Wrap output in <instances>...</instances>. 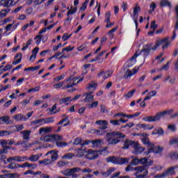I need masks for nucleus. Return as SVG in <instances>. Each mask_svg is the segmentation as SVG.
I'll use <instances>...</instances> for the list:
<instances>
[{
	"label": "nucleus",
	"instance_id": "nucleus-1",
	"mask_svg": "<svg viewBox=\"0 0 178 178\" xmlns=\"http://www.w3.org/2000/svg\"><path fill=\"white\" fill-rule=\"evenodd\" d=\"M175 112L174 109L166 110L162 112L156 113L154 116H146L143 118L142 120L143 122H147V123H151L153 122H159L161 120V118H163L165 115H170Z\"/></svg>",
	"mask_w": 178,
	"mask_h": 178
},
{
	"label": "nucleus",
	"instance_id": "nucleus-2",
	"mask_svg": "<svg viewBox=\"0 0 178 178\" xmlns=\"http://www.w3.org/2000/svg\"><path fill=\"white\" fill-rule=\"evenodd\" d=\"M98 153L100 155H104V156H106V155H109V151L108 150V147H102L97 152H95L92 149H89L88 153L86 155V158L87 159H89L90 161L97 159V158H98L99 156Z\"/></svg>",
	"mask_w": 178,
	"mask_h": 178
},
{
	"label": "nucleus",
	"instance_id": "nucleus-3",
	"mask_svg": "<svg viewBox=\"0 0 178 178\" xmlns=\"http://www.w3.org/2000/svg\"><path fill=\"white\" fill-rule=\"evenodd\" d=\"M170 37H165L163 39L157 40L156 41L155 45L152 47V43L147 44L150 46V51H156L158 47H161L162 45L163 49H168L169 46L170 45V41H169Z\"/></svg>",
	"mask_w": 178,
	"mask_h": 178
},
{
	"label": "nucleus",
	"instance_id": "nucleus-4",
	"mask_svg": "<svg viewBox=\"0 0 178 178\" xmlns=\"http://www.w3.org/2000/svg\"><path fill=\"white\" fill-rule=\"evenodd\" d=\"M107 163H113V165H124L129 163L130 159L119 158L115 156H108L106 159Z\"/></svg>",
	"mask_w": 178,
	"mask_h": 178
},
{
	"label": "nucleus",
	"instance_id": "nucleus-5",
	"mask_svg": "<svg viewBox=\"0 0 178 178\" xmlns=\"http://www.w3.org/2000/svg\"><path fill=\"white\" fill-rule=\"evenodd\" d=\"M136 178H145L148 175V170L145 168V166H138L134 168Z\"/></svg>",
	"mask_w": 178,
	"mask_h": 178
},
{
	"label": "nucleus",
	"instance_id": "nucleus-6",
	"mask_svg": "<svg viewBox=\"0 0 178 178\" xmlns=\"http://www.w3.org/2000/svg\"><path fill=\"white\" fill-rule=\"evenodd\" d=\"M106 129H108V122H106L104 125H101L99 127V129H91L90 133L92 134H96V136H105V134H106V131H108L104 130H106Z\"/></svg>",
	"mask_w": 178,
	"mask_h": 178
},
{
	"label": "nucleus",
	"instance_id": "nucleus-7",
	"mask_svg": "<svg viewBox=\"0 0 178 178\" xmlns=\"http://www.w3.org/2000/svg\"><path fill=\"white\" fill-rule=\"evenodd\" d=\"M62 136L60 135H55V134H51V135H47L44 137H42L40 140L42 141H45V143H51L52 140H55L56 141H60L62 140Z\"/></svg>",
	"mask_w": 178,
	"mask_h": 178
},
{
	"label": "nucleus",
	"instance_id": "nucleus-8",
	"mask_svg": "<svg viewBox=\"0 0 178 178\" xmlns=\"http://www.w3.org/2000/svg\"><path fill=\"white\" fill-rule=\"evenodd\" d=\"M163 151V147H161V146H151L149 148L147 149V151L143 152V154L146 156L149 155L151 152H154V154H161Z\"/></svg>",
	"mask_w": 178,
	"mask_h": 178
},
{
	"label": "nucleus",
	"instance_id": "nucleus-9",
	"mask_svg": "<svg viewBox=\"0 0 178 178\" xmlns=\"http://www.w3.org/2000/svg\"><path fill=\"white\" fill-rule=\"evenodd\" d=\"M141 12V8L138 6H136L134 8V13L132 15V19L135 23L136 30L138 29V13Z\"/></svg>",
	"mask_w": 178,
	"mask_h": 178
},
{
	"label": "nucleus",
	"instance_id": "nucleus-10",
	"mask_svg": "<svg viewBox=\"0 0 178 178\" xmlns=\"http://www.w3.org/2000/svg\"><path fill=\"white\" fill-rule=\"evenodd\" d=\"M143 58L145 60L149 55H151V46L148 44L143 45L142 49L140 50Z\"/></svg>",
	"mask_w": 178,
	"mask_h": 178
},
{
	"label": "nucleus",
	"instance_id": "nucleus-11",
	"mask_svg": "<svg viewBox=\"0 0 178 178\" xmlns=\"http://www.w3.org/2000/svg\"><path fill=\"white\" fill-rule=\"evenodd\" d=\"M132 148L134 149V154H135L136 155H139V154H143V152L145 151V147L140 145V143L136 141L134 144V146H132Z\"/></svg>",
	"mask_w": 178,
	"mask_h": 178
},
{
	"label": "nucleus",
	"instance_id": "nucleus-12",
	"mask_svg": "<svg viewBox=\"0 0 178 178\" xmlns=\"http://www.w3.org/2000/svg\"><path fill=\"white\" fill-rule=\"evenodd\" d=\"M19 1H14L13 0H1L0 6H2L3 8H10V6H15V5Z\"/></svg>",
	"mask_w": 178,
	"mask_h": 178
},
{
	"label": "nucleus",
	"instance_id": "nucleus-13",
	"mask_svg": "<svg viewBox=\"0 0 178 178\" xmlns=\"http://www.w3.org/2000/svg\"><path fill=\"white\" fill-rule=\"evenodd\" d=\"M106 137H115L117 140H119L120 138H125L126 135H124L123 133L120 131H112L107 133Z\"/></svg>",
	"mask_w": 178,
	"mask_h": 178
},
{
	"label": "nucleus",
	"instance_id": "nucleus-14",
	"mask_svg": "<svg viewBox=\"0 0 178 178\" xmlns=\"http://www.w3.org/2000/svg\"><path fill=\"white\" fill-rule=\"evenodd\" d=\"M83 80H84L83 77L79 79L76 83L70 82L67 85L65 86L64 88H71L70 90H68V92H74V91H76V88L73 87H74V86H77V84H79V83H81V81H83Z\"/></svg>",
	"mask_w": 178,
	"mask_h": 178
},
{
	"label": "nucleus",
	"instance_id": "nucleus-15",
	"mask_svg": "<svg viewBox=\"0 0 178 178\" xmlns=\"http://www.w3.org/2000/svg\"><path fill=\"white\" fill-rule=\"evenodd\" d=\"M139 163L143 165L142 166H145V169H147V170H148V167L151 166L152 163H154V161L149 160L148 161V159L147 157H144L139 159Z\"/></svg>",
	"mask_w": 178,
	"mask_h": 178
},
{
	"label": "nucleus",
	"instance_id": "nucleus-16",
	"mask_svg": "<svg viewBox=\"0 0 178 178\" xmlns=\"http://www.w3.org/2000/svg\"><path fill=\"white\" fill-rule=\"evenodd\" d=\"M105 22L106 29H111L112 26H115V22H111V11H107L105 14Z\"/></svg>",
	"mask_w": 178,
	"mask_h": 178
},
{
	"label": "nucleus",
	"instance_id": "nucleus-17",
	"mask_svg": "<svg viewBox=\"0 0 178 178\" xmlns=\"http://www.w3.org/2000/svg\"><path fill=\"white\" fill-rule=\"evenodd\" d=\"M122 143H124V145L122 146V149H129V148H130V147H131V148H133V146L134 145V143H136V141L134 140H122Z\"/></svg>",
	"mask_w": 178,
	"mask_h": 178
},
{
	"label": "nucleus",
	"instance_id": "nucleus-18",
	"mask_svg": "<svg viewBox=\"0 0 178 178\" xmlns=\"http://www.w3.org/2000/svg\"><path fill=\"white\" fill-rule=\"evenodd\" d=\"M48 155H51V159L53 162H55L58 157V151L56 150H51L47 152L45 156H48Z\"/></svg>",
	"mask_w": 178,
	"mask_h": 178
},
{
	"label": "nucleus",
	"instance_id": "nucleus-19",
	"mask_svg": "<svg viewBox=\"0 0 178 178\" xmlns=\"http://www.w3.org/2000/svg\"><path fill=\"white\" fill-rule=\"evenodd\" d=\"M137 72H138V69L134 68L132 71L130 70H127L126 74L123 76V79H129V77H131V76H134V74H136Z\"/></svg>",
	"mask_w": 178,
	"mask_h": 178
},
{
	"label": "nucleus",
	"instance_id": "nucleus-20",
	"mask_svg": "<svg viewBox=\"0 0 178 178\" xmlns=\"http://www.w3.org/2000/svg\"><path fill=\"white\" fill-rule=\"evenodd\" d=\"M121 141L120 139L116 138H111V137H107L106 139V143H108V145H116V144H119Z\"/></svg>",
	"mask_w": 178,
	"mask_h": 178
},
{
	"label": "nucleus",
	"instance_id": "nucleus-21",
	"mask_svg": "<svg viewBox=\"0 0 178 178\" xmlns=\"http://www.w3.org/2000/svg\"><path fill=\"white\" fill-rule=\"evenodd\" d=\"M165 131L161 127L155 128L152 132V136H163Z\"/></svg>",
	"mask_w": 178,
	"mask_h": 178
},
{
	"label": "nucleus",
	"instance_id": "nucleus-22",
	"mask_svg": "<svg viewBox=\"0 0 178 178\" xmlns=\"http://www.w3.org/2000/svg\"><path fill=\"white\" fill-rule=\"evenodd\" d=\"M6 123V124H12V120L9 119V116L6 115L3 117H0V124Z\"/></svg>",
	"mask_w": 178,
	"mask_h": 178
},
{
	"label": "nucleus",
	"instance_id": "nucleus-23",
	"mask_svg": "<svg viewBox=\"0 0 178 178\" xmlns=\"http://www.w3.org/2000/svg\"><path fill=\"white\" fill-rule=\"evenodd\" d=\"M52 131V129L51 127H42L39 129V134L44 136V134H48V133H51Z\"/></svg>",
	"mask_w": 178,
	"mask_h": 178
},
{
	"label": "nucleus",
	"instance_id": "nucleus-24",
	"mask_svg": "<svg viewBox=\"0 0 178 178\" xmlns=\"http://www.w3.org/2000/svg\"><path fill=\"white\" fill-rule=\"evenodd\" d=\"M17 169L18 168H31V166H33L32 167V169H35V168H37V165L36 164H30L29 163V162H26L24 163V164H17Z\"/></svg>",
	"mask_w": 178,
	"mask_h": 178
},
{
	"label": "nucleus",
	"instance_id": "nucleus-25",
	"mask_svg": "<svg viewBox=\"0 0 178 178\" xmlns=\"http://www.w3.org/2000/svg\"><path fill=\"white\" fill-rule=\"evenodd\" d=\"M175 169H177V167L173 166V167L168 168L166 171H165L164 175H165V177L167 176H170L172 175H175Z\"/></svg>",
	"mask_w": 178,
	"mask_h": 178
},
{
	"label": "nucleus",
	"instance_id": "nucleus-26",
	"mask_svg": "<svg viewBox=\"0 0 178 178\" xmlns=\"http://www.w3.org/2000/svg\"><path fill=\"white\" fill-rule=\"evenodd\" d=\"M141 141L144 145H147L148 148H151V147H154V144L149 141V138H141Z\"/></svg>",
	"mask_w": 178,
	"mask_h": 178
},
{
	"label": "nucleus",
	"instance_id": "nucleus-27",
	"mask_svg": "<svg viewBox=\"0 0 178 178\" xmlns=\"http://www.w3.org/2000/svg\"><path fill=\"white\" fill-rule=\"evenodd\" d=\"M160 6H161V8H166L167 6L170 8H172V3L168 0H161L160 2Z\"/></svg>",
	"mask_w": 178,
	"mask_h": 178
},
{
	"label": "nucleus",
	"instance_id": "nucleus-28",
	"mask_svg": "<svg viewBox=\"0 0 178 178\" xmlns=\"http://www.w3.org/2000/svg\"><path fill=\"white\" fill-rule=\"evenodd\" d=\"M60 101V105H62V104H65V105H69L70 104V101H72V97H67L63 99H59Z\"/></svg>",
	"mask_w": 178,
	"mask_h": 178
},
{
	"label": "nucleus",
	"instance_id": "nucleus-29",
	"mask_svg": "<svg viewBox=\"0 0 178 178\" xmlns=\"http://www.w3.org/2000/svg\"><path fill=\"white\" fill-rule=\"evenodd\" d=\"M83 97H86L83 100V102H91V101H94V95H88V93H86L83 94Z\"/></svg>",
	"mask_w": 178,
	"mask_h": 178
},
{
	"label": "nucleus",
	"instance_id": "nucleus-30",
	"mask_svg": "<svg viewBox=\"0 0 178 178\" xmlns=\"http://www.w3.org/2000/svg\"><path fill=\"white\" fill-rule=\"evenodd\" d=\"M30 133H31V131L25 130L21 131V134H23V140H29L30 138Z\"/></svg>",
	"mask_w": 178,
	"mask_h": 178
},
{
	"label": "nucleus",
	"instance_id": "nucleus-31",
	"mask_svg": "<svg viewBox=\"0 0 178 178\" xmlns=\"http://www.w3.org/2000/svg\"><path fill=\"white\" fill-rule=\"evenodd\" d=\"M14 119L17 122H20L21 120H27V118L23 115V114H17L14 116Z\"/></svg>",
	"mask_w": 178,
	"mask_h": 178
},
{
	"label": "nucleus",
	"instance_id": "nucleus-32",
	"mask_svg": "<svg viewBox=\"0 0 178 178\" xmlns=\"http://www.w3.org/2000/svg\"><path fill=\"white\" fill-rule=\"evenodd\" d=\"M56 108H57V104H55L51 106V108L49 109V112H51L50 115H56V113H58L59 110L56 109Z\"/></svg>",
	"mask_w": 178,
	"mask_h": 178
},
{
	"label": "nucleus",
	"instance_id": "nucleus-33",
	"mask_svg": "<svg viewBox=\"0 0 178 178\" xmlns=\"http://www.w3.org/2000/svg\"><path fill=\"white\" fill-rule=\"evenodd\" d=\"M40 159V155L38 154H32L30 157H28V161L30 162H37Z\"/></svg>",
	"mask_w": 178,
	"mask_h": 178
},
{
	"label": "nucleus",
	"instance_id": "nucleus-34",
	"mask_svg": "<svg viewBox=\"0 0 178 178\" xmlns=\"http://www.w3.org/2000/svg\"><path fill=\"white\" fill-rule=\"evenodd\" d=\"M136 59H132V57H131L126 63L127 67H133V66H134V65L136 64Z\"/></svg>",
	"mask_w": 178,
	"mask_h": 178
},
{
	"label": "nucleus",
	"instance_id": "nucleus-35",
	"mask_svg": "<svg viewBox=\"0 0 178 178\" xmlns=\"http://www.w3.org/2000/svg\"><path fill=\"white\" fill-rule=\"evenodd\" d=\"M65 122H67L63 124ZM70 123V120H69V117H65L64 119L60 121V124H63V127H67V126H69Z\"/></svg>",
	"mask_w": 178,
	"mask_h": 178
},
{
	"label": "nucleus",
	"instance_id": "nucleus-36",
	"mask_svg": "<svg viewBox=\"0 0 178 178\" xmlns=\"http://www.w3.org/2000/svg\"><path fill=\"white\" fill-rule=\"evenodd\" d=\"M9 12H10V8L3 9L0 11V17H5Z\"/></svg>",
	"mask_w": 178,
	"mask_h": 178
},
{
	"label": "nucleus",
	"instance_id": "nucleus-37",
	"mask_svg": "<svg viewBox=\"0 0 178 178\" xmlns=\"http://www.w3.org/2000/svg\"><path fill=\"white\" fill-rule=\"evenodd\" d=\"M139 127L144 129V130H152V129H154V126L149 127V124H140Z\"/></svg>",
	"mask_w": 178,
	"mask_h": 178
},
{
	"label": "nucleus",
	"instance_id": "nucleus-38",
	"mask_svg": "<svg viewBox=\"0 0 178 178\" xmlns=\"http://www.w3.org/2000/svg\"><path fill=\"white\" fill-rule=\"evenodd\" d=\"M15 161L17 162H24V161H29V156H15Z\"/></svg>",
	"mask_w": 178,
	"mask_h": 178
},
{
	"label": "nucleus",
	"instance_id": "nucleus-39",
	"mask_svg": "<svg viewBox=\"0 0 178 178\" xmlns=\"http://www.w3.org/2000/svg\"><path fill=\"white\" fill-rule=\"evenodd\" d=\"M44 120H45V118L36 120L35 121H32L31 124L32 126H34V124H40V126H42V123H44Z\"/></svg>",
	"mask_w": 178,
	"mask_h": 178
},
{
	"label": "nucleus",
	"instance_id": "nucleus-40",
	"mask_svg": "<svg viewBox=\"0 0 178 178\" xmlns=\"http://www.w3.org/2000/svg\"><path fill=\"white\" fill-rule=\"evenodd\" d=\"M97 87H98V83H94L93 81H92L90 83H88L86 88L87 90H91L92 88H94L95 90V88H97Z\"/></svg>",
	"mask_w": 178,
	"mask_h": 178
},
{
	"label": "nucleus",
	"instance_id": "nucleus-41",
	"mask_svg": "<svg viewBox=\"0 0 178 178\" xmlns=\"http://www.w3.org/2000/svg\"><path fill=\"white\" fill-rule=\"evenodd\" d=\"M4 176H6V177H8V178H19V177H20V175H19L17 173H8V174L4 175Z\"/></svg>",
	"mask_w": 178,
	"mask_h": 178
},
{
	"label": "nucleus",
	"instance_id": "nucleus-42",
	"mask_svg": "<svg viewBox=\"0 0 178 178\" xmlns=\"http://www.w3.org/2000/svg\"><path fill=\"white\" fill-rule=\"evenodd\" d=\"M68 170H69V172H70V176H72L74 173H76V172H80V170H81V169L79 167L74 168H70V169H68Z\"/></svg>",
	"mask_w": 178,
	"mask_h": 178
},
{
	"label": "nucleus",
	"instance_id": "nucleus-43",
	"mask_svg": "<svg viewBox=\"0 0 178 178\" xmlns=\"http://www.w3.org/2000/svg\"><path fill=\"white\" fill-rule=\"evenodd\" d=\"M40 67H41L40 65H38V66H35V67H29L25 68L24 72H30V70H31V72H34L35 70H38V69H40Z\"/></svg>",
	"mask_w": 178,
	"mask_h": 178
},
{
	"label": "nucleus",
	"instance_id": "nucleus-44",
	"mask_svg": "<svg viewBox=\"0 0 178 178\" xmlns=\"http://www.w3.org/2000/svg\"><path fill=\"white\" fill-rule=\"evenodd\" d=\"M40 165H51V163H52V161H51V159H43L42 161H38Z\"/></svg>",
	"mask_w": 178,
	"mask_h": 178
},
{
	"label": "nucleus",
	"instance_id": "nucleus-45",
	"mask_svg": "<svg viewBox=\"0 0 178 178\" xmlns=\"http://www.w3.org/2000/svg\"><path fill=\"white\" fill-rule=\"evenodd\" d=\"M10 134H12V131H0V137H5V136H10Z\"/></svg>",
	"mask_w": 178,
	"mask_h": 178
},
{
	"label": "nucleus",
	"instance_id": "nucleus-46",
	"mask_svg": "<svg viewBox=\"0 0 178 178\" xmlns=\"http://www.w3.org/2000/svg\"><path fill=\"white\" fill-rule=\"evenodd\" d=\"M83 143V139H81V138H76L74 139L73 145H81V144Z\"/></svg>",
	"mask_w": 178,
	"mask_h": 178
},
{
	"label": "nucleus",
	"instance_id": "nucleus-47",
	"mask_svg": "<svg viewBox=\"0 0 178 178\" xmlns=\"http://www.w3.org/2000/svg\"><path fill=\"white\" fill-rule=\"evenodd\" d=\"M136 93V89H133L132 90L128 92L127 94H125L126 98H132L134 97V94Z\"/></svg>",
	"mask_w": 178,
	"mask_h": 178
},
{
	"label": "nucleus",
	"instance_id": "nucleus-48",
	"mask_svg": "<svg viewBox=\"0 0 178 178\" xmlns=\"http://www.w3.org/2000/svg\"><path fill=\"white\" fill-rule=\"evenodd\" d=\"M74 156L73 153H67L63 156V159H72Z\"/></svg>",
	"mask_w": 178,
	"mask_h": 178
},
{
	"label": "nucleus",
	"instance_id": "nucleus-49",
	"mask_svg": "<svg viewBox=\"0 0 178 178\" xmlns=\"http://www.w3.org/2000/svg\"><path fill=\"white\" fill-rule=\"evenodd\" d=\"M43 122H44L41 124H48V123H54L55 121L54 120V118L51 117V118H47L44 119V120Z\"/></svg>",
	"mask_w": 178,
	"mask_h": 178
},
{
	"label": "nucleus",
	"instance_id": "nucleus-50",
	"mask_svg": "<svg viewBox=\"0 0 178 178\" xmlns=\"http://www.w3.org/2000/svg\"><path fill=\"white\" fill-rule=\"evenodd\" d=\"M112 71H106V72H104V74L103 75V79L104 80H106V79H108V77H111V76H112Z\"/></svg>",
	"mask_w": 178,
	"mask_h": 178
},
{
	"label": "nucleus",
	"instance_id": "nucleus-51",
	"mask_svg": "<svg viewBox=\"0 0 178 178\" xmlns=\"http://www.w3.org/2000/svg\"><path fill=\"white\" fill-rule=\"evenodd\" d=\"M40 86H36L35 88H32L28 90V92L29 94H30V92H38V91H40Z\"/></svg>",
	"mask_w": 178,
	"mask_h": 178
},
{
	"label": "nucleus",
	"instance_id": "nucleus-52",
	"mask_svg": "<svg viewBox=\"0 0 178 178\" xmlns=\"http://www.w3.org/2000/svg\"><path fill=\"white\" fill-rule=\"evenodd\" d=\"M7 168L8 169H17V163L12 162L7 165Z\"/></svg>",
	"mask_w": 178,
	"mask_h": 178
},
{
	"label": "nucleus",
	"instance_id": "nucleus-53",
	"mask_svg": "<svg viewBox=\"0 0 178 178\" xmlns=\"http://www.w3.org/2000/svg\"><path fill=\"white\" fill-rule=\"evenodd\" d=\"M86 48H87V44L83 43L81 46L78 47L76 48V49L79 52H82V51H84V49H86Z\"/></svg>",
	"mask_w": 178,
	"mask_h": 178
},
{
	"label": "nucleus",
	"instance_id": "nucleus-54",
	"mask_svg": "<svg viewBox=\"0 0 178 178\" xmlns=\"http://www.w3.org/2000/svg\"><path fill=\"white\" fill-rule=\"evenodd\" d=\"M140 163L139 159H134L131 162L130 165L132 166H137Z\"/></svg>",
	"mask_w": 178,
	"mask_h": 178
},
{
	"label": "nucleus",
	"instance_id": "nucleus-55",
	"mask_svg": "<svg viewBox=\"0 0 178 178\" xmlns=\"http://www.w3.org/2000/svg\"><path fill=\"white\" fill-rule=\"evenodd\" d=\"M64 83L63 81L59 82L58 83H56L53 85V87L56 88V90H59L60 87L63 86Z\"/></svg>",
	"mask_w": 178,
	"mask_h": 178
},
{
	"label": "nucleus",
	"instance_id": "nucleus-56",
	"mask_svg": "<svg viewBox=\"0 0 178 178\" xmlns=\"http://www.w3.org/2000/svg\"><path fill=\"white\" fill-rule=\"evenodd\" d=\"M150 29H152L153 30H156V29H158V24H156V21H152L151 22Z\"/></svg>",
	"mask_w": 178,
	"mask_h": 178
},
{
	"label": "nucleus",
	"instance_id": "nucleus-57",
	"mask_svg": "<svg viewBox=\"0 0 178 178\" xmlns=\"http://www.w3.org/2000/svg\"><path fill=\"white\" fill-rule=\"evenodd\" d=\"M98 106V101L93 102L91 104H89L88 108L92 109V108H97Z\"/></svg>",
	"mask_w": 178,
	"mask_h": 178
},
{
	"label": "nucleus",
	"instance_id": "nucleus-58",
	"mask_svg": "<svg viewBox=\"0 0 178 178\" xmlns=\"http://www.w3.org/2000/svg\"><path fill=\"white\" fill-rule=\"evenodd\" d=\"M106 122H108V121L100 120L96 121L95 124H98L99 126L101 127V126H104V124H106Z\"/></svg>",
	"mask_w": 178,
	"mask_h": 178
},
{
	"label": "nucleus",
	"instance_id": "nucleus-59",
	"mask_svg": "<svg viewBox=\"0 0 178 178\" xmlns=\"http://www.w3.org/2000/svg\"><path fill=\"white\" fill-rule=\"evenodd\" d=\"M74 49V47H72L71 46H68L67 47H65L64 49H62V52H70V51H73Z\"/></svg>",
	"mask_w": 178,
	"mask_h": 178
},
{
	"label": "nucleus",
	"instance_id": "nucleus-60",
	"mask_svg": "<svg viewBox=\"0 0 178 178\" xmlns=\"http://www.w3.org/2000/svg\"><path fill=\"white\" fill-rule=\"evenodd\" d=\"M140 55H142L141 51L137 50L135 52L134 55L132 56V59H135V60L137 59V57L140 56Z\"/></svg>",
	"mask_w": 178,
	"mask_h": 178
},
{
	"label": "nucleus",
	"instance_id": "nucleus-61",
	"mask_svg": "<svg viewBox=\"0 0 178 178\" xmlns=\"http://www.w3.org/2000/svg\"><path fill=\"white\" fill-rule=\"evenodd\" d=\"M57 147H60V148H63V147H66L67 145V143L65 142H57L56 143Z\"/></svg>",
	"mask_w": 178,
	"mask_h": 178
},
{
	"label": "nucleus",
	"instance_id": "nucleus-62",
	"mask_svg": "<svg viewBox=\"0 0 178 178\" xmlns=\"http://www.w3.org/2000/svg\"><path fill=\"white\" fill-rule=\"evenodd\" d=\"M116 30H118V26H115V27L113 28L111 30H110L108 32V35H111V37H113V33H115V31H116Z\"/></svg>",
	"mask_w": 178,
	"mask_h": 178
},
{
	"label": "nucleus",
	"instance_id": "nucleus-63",
	"mask_svg": "<svg viewBox=\"0 0 178 178\" xmlns=\"http://www.w3.org/2000/svg\"><path fill=\"white\" fill-rule=\"evenodd\" d=\"M168 129H169V130H170L171 131H173V132L176 131V130H177L176 125H175V124L168 125Z\"/></svg>",
	"mask_w": 178,
	"mask_h": 178
},
{
	"label": "nucleus",
	"instance_id": "nucleus-64",
	"mask_svg": "<svg viewBox=\"0 0 178 178\" xmlns=\"http://www.w3.org/2000/svg\"><path fill=\"white\" fill-rule=\"evenodd\" d=\"M171 159H178V153L173 152L170 154Z\"/></svg>",
	"mask_w": 178,
	"mask_h": 178
}]
</instances>
